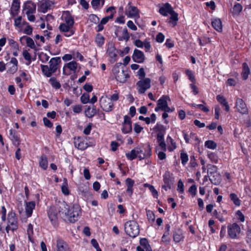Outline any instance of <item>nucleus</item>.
Here are the masks:
<instances>
[{"mask_svg":"<svg viewBox=\"0 0 251 251\" xmlns=\"http://www.w3.org/2000/svg\"><path fill=\"white\" fill-rule=\"evenodd\" d=\"M144 186L145 187L149 188L150 192H151L154 198H157V191L152 185H151L148 183H145Z\"/></svg>","mask_w":251,"mask_h":251,"instance_id":"nucleus-51","label":"nucleus"},{"mask_svg":"<svg viewBox=\"0 0 251 251\" xmlns=\"http://www.w3.org/2000/svg\"><path fill=\"white\" fill-rule=\"evenodd\" d=\"M180 158L182 164L185 165L188 160V156L186 153L181 152L180 153Z\"/></svg>","mask_w":251,"mask_h":251,"instance_id":"nucleus-59","label":"nucleus"},{"mask_svg":"<svg viewBox=\"0 0 251 251\" xmlns=\"http://www.w3.org/2000/svg\"><path fill=\"white\" fill-rule=\"evenodd\" d=\"M230 198L236 205L239 206L240 205V200L239 199L237 195L234 193H231L230 194Z\"/></svg>","mask_w":251,"mask_h":251,"instance_id":"nucleus-50","label":"nucleus"},{"mask_svg":"<svg viewBox=\"0 0 251 251\" xmlns=\"http://www.w3.org/2000/svg\"><path fill=\"white\" fill-rule=\"evenodd\" d=\"M61 191L65 195H68L70 193L68 187V181L66 178L63 179V182L61 186Z\"/></svg>","mask_w":251,"mask_h":251,"instance_id":"nucleus-43","label":"nucleus"},{"mask_svg":"<svg viewBox=\"0 0 251 251\" xmlns=\"http://www.w3.org/2000/svg\"><path fill=\"white\" fill-rule=\"evenodd\" d=\"M35 202L34 201L25 202V210L26 215L27 217H30L32 215L33 210L35 208Z\"/></svg>","mask_w":251,"mask_h":251,"instance_id":"nucleus-29","label":"nucleus"},{"mask_svg":"<svg viewBox=\"0 0 251 251\" xmlns=\"http://www.w3.org/2000/svg\"><path fill=\"white\" fill-rule=\"evenodd\" d=\"M147 216L149 222L151 223L155 222V215L154 212L151 210H146Z\"/></svg>","mask_w":251,"mask_h":251,"instance_id":"nucleus-44","label":"nucleus"},{"mask_svg":"<svg viewBox=\"0 0 251 251\" xmlns=\"http://www.w3.org/2000/svg\"><path fill=\"white\" fill-rule=\"evenodd\" d=\"M243 71L242 73V76L243 79L246 80L248 78V75L250 73V69L248 64L246 63H244L243 64Z\"/></svg>","mask_w":251,"mask_h":251,"instance_id":"nucleus-37","label":"nucleus"},{"mask_svg":"<svg viewBox=\"0 0 251 251\" xmlns=\"http://www.w3.org/2000/svg\"><path fill=\"white\" fill-rule=\"evenodd\" d=\"M56 247L57 251H71L67 243L61 239L57 240Z\"/></svg>","mask_w":251,"mask_h":251,"instance_id":"nucleus-24","label":"nucleus"},{"mask_svg":"<svg viewBox=\"0 0 251 251\" xmlns=\"http://www.w3.org/2000/svg\"><path fill=\"white\" fill-rule=\"evenodd\" d=\"M209 179L212 183L218 185L221 180V175L218 172L215 173L209 176Z\"/></svg>","mask_w":251,"mask_h":251,"instance_id":"nucleus-32","label":"nucleus"},{"mask_svg":"<svg viewBox=\"0 0 251 251\" xmlns=\"http://www.w3.org/2000/svg\"><path fill=\"white\" fill-rule=\"evenodd\" d=\"M78 64L75 61H72L64 65L63 68V73L66 75L72 73H75L78 70Z\"/></svg>","mask_w":251,"mask_h":251,"instance_id":"nucleus-12","label":"nucleus"},{"mask_svg":"<svg viewBox=\"0 0 251 251\" xmlns=\"http://www.w3.org/2000/svg\"><path fill=\"white\" fill-rule=\"evenodd\" d=\"M121 63L117 64L113 68V72L116 79L121 83H125L127 79L129 77L127 71L122 70H120L119 66Z\"/></svg>","mask_w":251,"mask_h":251,"instance_id":"nucleus-7","label":"nucleus"},{"mask_svg":"<svg viewBox=\"0 0 251 251\" xmlns=\"http://www.w3.org/2000/svg\"><path fill=\"white\" fill-rule=\"evenodd\" d=\"M236 106L238 111L243 114H247L248 113V109L246 103L242 99L238 98L236 102Z\"/></svg>","mask_w":251,"mask_h":251,"instance_id":"nucleus-18","label":"nucleus"},{"mask_svg":"<svg viewBox=\"0 0 251 251\" xmlns=\"http://www.w3.org/2000/svg\"><path fill=\"white\" fill-rule=\"evenodd\" d=\"M125 230L129 236L134 238L139 233V226L135 221H129L125 224Z\"/></svg>","mask_w":251,"mask_h":251,"instance_id":"nucleus-4","label":"nucleus"},{"mask_svg":"<svg viewBox=\"0 0 251 251\" xmlns=\"http://www.w3.org/2000/svg\"><path fill=\"white\" fill-rule=\"evenodd\" d=\"M163 179L165 184H167L169 188H171V185L173 184V180L170 177L169 172H166L163 176Z\"/></svg>","mask_w":251,"mask_h":251,"instance_id":"nucleus-40","label":"nucleus"},{"mask_svg":"<svg viewBox=\"0 0 251 251\" xmlns=\"http://www.w3.org/2000/svg\"><path fill=\"white\" fill-rule=\"evenodd\" d=\"M95 42L99 47H101L104 43V37L100 33L97 34L95 38Z\"/></svg>","mask_w":251,"mask_h":251,"instance_id":"nucleus-42","label":"nucleus"},{"mask_svg":"<svg viewBox=\"0 0 251 251\" xmlns=\"http://www.w3.org/2000/svg\"><path fill=\"white\" fill-rule=\"evenodd\" d=\"M167 100H170L169 97L167 96H163L158 100V110H161L164 111L162 114L163 119H165L168 117L167 112L173 111L168 105Z\"/></svg>","mask_w":251,"mask_h":251,"instance_id":"nucleus-6","label":"nucleus"},{"mask_svg":"<svg viewBox=\"0 0 251 251\" xmlns=\"http://www.w3.org/2000/svg\"><path fill=\"white\" fill-rule=\"evenodd\" d=\"M217 100L222 104L223 106L225 107V110L226 111H228L229 110V106L226 100V99L224 96L221 95H218L216 97Z\"/></svg>","mask_w":251,"mask_h":251,"instance_id":"nucleus-36","label":"nucleus"},{"mask_svg":"<svg viewBox=\"0 0 251 251\" xmlns=\"http://www.w3.org/2000/svg\"><path fill=\"white\" fill-rule=\"evenodd\" d=\"M61 18L64 23L60 24L59 30L63 33L64 36L70 37L73 35L75 31L74 27L75 23L74 18L69 11H64Z\"/></svg>","mask_w":251,"mask_h":251,"instance_id":"nucleus-2","label":"nucleus"},{"mask_svg":"<svg viewBox=\"0 0 251 251\" xmlns=\"http://www.w3.org/2000/svg\"><path fill=\"white\" fill-rule=\"evenodd\" d=\"M192 105L195 107H196V108L201 109V110H202L203 111H204L205 112H208L209 111L208 108L204 106L202 104H196L195 103H193L192 104Z\"/></svg>","mask_w":251,"mask_h":251,"instance_id":"nucleus-61","label":"nucleus"},{"mask_svg":"<svg viewBox=\"0 0 251 251\" xmlns=\"http://www.w3.org/2000/svg\"><path fill=\"white\" fill-rule=\"evenodd\" d=\"M14 21V25L16 28L19 29L21 30L22 28L23 25L24 23V22H23L22 17L21 16H18L16 18H15Z\"/></svg>","mask_w":251,"mask_h":251,"instance_id":"nucleus-41","label":"nucleus"},{"mask_svg":"<svg viewBox=\"0 0 251 251\" xmlns=\"http://www.w3.org/2000/svg\"><path fill=\"white\" fill-rule=\"evenodd\" d=\"M36 6L31 1L28 0L25 2L23 5V12L25 13L30 22H34L35 17L34 14L36 13Z\"/></svg>","mask_w":251,"mask_h":251,"instance_id":"nucleus-3","label":"nucleus"},{"mask_svg":"<svg viewBox=\"0 0 251 251\" xmlns=\"http://www.w3.org/2000/svg\"><path fill=\"white\" fill-rule=\"evenodd\" d=\"M126 156L129 160H133L136 158H139V160H142L146 157L147 154L143 148L137 147L130 152L126 153Z\"/></svg>","mask_w":251,"mask_h":251,"instance_id":"nucleus-5","label":"nucleus"},{"mask_svg":"<svg viewBox=\"0 0 251 251\" xmlns=\"http://www.w3.org/2000/svg\"><path fill=\"white\" fill-rule=\"evenodd\" d=\"M136 87L139 94L145 93L151 87V79L149 78L141 79L136 83Z\"/></svg>","mask_w":251,"mask_h":251,"instance_id":"nucleus-11","label":"nucleus"},{"mask_svg":"<svg viewBox=\"0 0 251 251\" xmlns=\"http://www.w3.org/2000/svg\"><path fill=\"white\" fill-rule=\"evenodd\" d=\"M23 39L25 40L27 46H28L30 48L34 49L36 48V46L35 45L33 40L30 37L26 36H23L20 38V40L21 41Z\"/></svg>","mask_w":251,"mask_h":251,"instance_id":"nucleus-34","label":"nucleus"},{"mask_svg":"<svg viewBox=\"0 0 251 251\" xmlns=\"http://www.w3.org/2000/svg\"><path fill=\"white\" fill-rule=\"evenodd\" d=\"M9 138L14 146L18 147L20 144L21 140L19 136L17 134L16 132L12 129L9 130Z\"/></svg>","mask_w":251,"mask_h":251,"instance_id":"nucleus-21","label":"nucleus"},{"mask_svg":"<svg viewBox=\"0 0 251 251\" xmlns=\"http://www.w3.org/2000/svg\"><path fill=\"white\" fill-rule=\"evenodd\" d=\"M49 82L51 86L56 89H59L61 87L60 83L53 77L49 79Z\"/></svg>","mask_w":251,"mask_h":251,"instance_id":"nucleus-47","label":"nucleus"},{"mask_svg":"<svg viewBox=\"0 0 251 251\" xmlns=\"http://www.w3.org/2000/svg\"><path fill=\"white\" fill-rule=\"evenodd\" d=\"M212 25L213 28L219 32L222 30V22L220 19H215L212 22Z\"/></svg>","mask_w":251,"mask_h":251,"instance_id":"nucleus-33","label":"nucleus"},{"mask_svg":"<svg viewBox=\"0 0 251 251\" xmlns=\"http://www.w3.org/2000/svg\"><path fill=\"white\" fill-rule=\"evenodd\" d=\"M73 110L75 113H80L82 110V106L80 104L74 105L73 106Z\"/></svg>","mask_w":251,"mask_h":251,"instance_id":"nucleus-62","label":"nucleus"},{"mask_svg":"<svg viewBox=\"0 0 251 251\" xmlns=\"http://www.w3.org/2000/svg\"><path fill=\"white\" fill-rule=\"evenodd\" d=\"M53 3L49 0H46L42 2L38 8L39 11L42 13H46L48 10L50 9L52 6Z\"/></svg>","mask_w":251,"mask_h":251,"instance_id":"nucleus-23","label":"nucleus"},{"mask_svg":"<svg viewBox=\"0 0 251 251\" xmlns=\"http://www.w3.org/2000/svg\"><path fill=\"white\" fill-rule=\"evenodd\" d=\"M169 14L171 16L168 19L167 22L170 24L171 26L174 27L176 25L178 20V14L174 10L171 11Z\"/></svg>","mask_w":251,"mask_h":251,"instance_id":"nucleus-27","label":"nucleus"},{"mask_svg":"<svg viewBox=\"0 0 251 251\" xmlns=\"http://www.w3.org/2000/svg\"><path fill=\"white\" fill-rule=\"evenodd\" d=\"M41 69L44 75L47 77H50L53 73L50 68L47 65H41Z\"/></svg>","mask_w":251,"mask_h":251,"instance_id":"nucleus-38","label":"nucleus"},{"mask_svg":"<svg viewBox=\"0 0 251 251\" xmlns=\"http://www.w3.org/2000/svg\"><path fill=\"white\" fill-rule=\"evenodd\" d=\"M126 15L129 18H138L139 17V10L134 6L129 5Z\"/></svg>","mask_w":251,"mask_h":251,"instance_id":"nucleus-26","label":"nucleus"},{"mask_svg":"<svg viewBox=\"0 0 251 251\" xmlns=\"http://www.w3.org/2000/svg\"><path fill=\"white\" fill-rule=\"evenodd\" d=\"M166 128L162 125H158V143L159 146L163 151L167 150L166 144L164 141V135L165 133Z\"/></svg>","mask_w":251,"mask_h":251,"instance_id":"nucleus-13","label":"nucleus"},{"mask_svg":"<svg viewBox=\"0 0 251 251\" xmlns=\"http://www.w3.org/2000/svg\"><path fill=\"white\" fill-rule=\"evenodd\" d=\"M48 216L52 224L55 226L57 222V214L56 210L53 207H51L48 211Z\"/></svg>","mask_w":251,"mask_h":251,"instance_id":"nucleus-25","label":"nucleus"},{"mask_svg":"<svg viewBox=\"0 0 251 251\" xmlns=\"http://www.w3.org/2000/svg\"><path fill=\"white\" fill-rule=\"evenodd\" d=\"M99 102L100 107L105 112L111 111L113 109L114 103L106 95L102 96L100 99Z\"/></svg>","mask_w":251,"mask_h":251,"instance_id":"nucleus-10","label":"nucleus"},{"mask_svg":"<svg viewBox=\"0 0 251 251\" xmlns=\"http://www.w3.org/2000/svg\"><path fill=\"white\" fill-rule=\"evenodd\" d=\"M105 54L108 57V60L111 63H114L118 60V50L112 42H110L107 45Z\"/></svg>","mask_w":251,"mask_h":251,"instance_id":"nucleus-8","label":"nucleus"},{"mask_svg":"<svg viewBox=\"0 0 251 251\" xmlns=\"http://www.w3.org/2000/svg\"><path fill=\"white\" fill-rule=\"evenodd\" d=\"M20 3V0H13L10 9V14L12 17H15L19 14Z\"/></svg>","mask_w":251,"mask_h":251,"instance_id":"nucleus-16","label":"nucleus"},{"mask_svg":"<svg viewBox=\"0 0 251 251\" xmlns=\"http://www.w3.org/2000/svg\"><path fill=\"white\" fill-rule=\"evenodd\" d=\"M104 4V0H92L91 1L92 6L94 8L101 7Z\"/></svg>","mask_w":251,"mask_h":251,"instance_id":"nucleus-46","label":"nucleus"},{"mask_svg":"<svg viewBox=\"0 0 251 251\" xmlns=\"http://www.w3.org/2000/svg\"><path fill=\"white\" fill-rule=\"evenodd\" d=\"M23 56L24 59L28 62L27 64L29 65L32 61V59L31 56L28 52V50H24L23 51Z\"/></svg>","mask_w":251,"mask_h":251,"instance_id":"nucleus-49","label":"nucleus"},{"mask_svg":"<svg viewBox=\"0 0 251 251\" xmlns=\"http://www.w3.org/2000/svg\"><path fill=\"white\" fill-rule=\"evenodd\" d=\"M156 121V115L152 113L150 117H146L145 122L147 124H154Z\"/></svg>","mask_w":251,"mask_h":251,"instance_id":"nucleus-53","label":"nucleus"},{"mask_svg":"<svg viewBox=\"0 0 251 251\" xmlns=\"http://www.w3.org/2000/svg\"><path fill=\"white\" fill-rule=\"evenodd\" d=\"M167 142L170 143L171 146L168 147V149L170 151H173L176 148V143L174 141L173 139L169 136L167 138Z\"/></svg>","mask_w":251,"mask_h":251,"instance_id":"nucleus-48","label":"nucleus"},{"mask_svg":"<svg viewBox=\"0 0 251 251\" xmlns=\"http://www.w3.org/2000/svg\"><path fill=\"white\" fill-rule=\"evenodd\" d=\"M117 37L120 41H127L129 38V35L127 29L124 28L121 31L119 32Z\"/></svg>","mask_w":251,"mask_h":251,"instance_id":"nucleus-31","label":"nucleus"},{"mask_svg":"<svg viewBox=\"0 0 251 251\" xmlns=\"http://www.w3.org/2000/svg\"><path fill=\"white\" fill-rule=\"evenodd\" d=\"M27 234L29 240L31 241L32 237L33 235V226L31 224H28L27 228Z\"/></svg>","mask_w":251,"mask_h":251,"instance_id":"nucleus-56","label":"nucleus"},{"mask_svg":"<svg viewBox=\"0 0 251 251\" xmlns=\"http://www.w3.org/2000/svg\"><path fill=\"white\" fill-rule=\"evenodd\" d=\"M132 130V125L131 118L128 116H124V121L123 123L122 128V132L124 134L130 133Z\"/></svg>","mask_w":251,"mask_h":251,"instance_id":"nucleus-14","label":"nucleus"},{"mask_svg":"<svg viewBox=\"0 0 251 251\" xmlns=\"http://www.w3.org/2000/svg\"><path fill=\"white\" fill-rule=\"evenodd\" d=\"M205 146L208 149L213 150L216 149L217 144L212 140H208L205 142Z\"/></svg>","mask_w":251,"mask_h":251,"instance_id":"nucleus-52","label":"nucleus"},{"mask_svg":"<svg viewBox=\"0 0 251 251\" xmlns=\"http://www.w3.org/2000/svg\"><path fill=\"white\" fill-rule=\"evenodd\" d=\"M140 246L136 248L137 251H151V249L146 238H142L140 240Z\"/></svg>","mask_w":251,"mask_h":251,"instance_id":"nucleus-22","label":"nucleus"},{"mask_svg":"<svg viewBox=\"0 0 251 251\" xmlns=\"http://www.w3.org/2000/svg\"><path fill=\"white\" fill-rule=\"evenodd\" d=\"M173 10L171 5L168 3H166L160 8L159 11L162 15L167 16Z\"/></svg>","mask_w":251,"mask_h":251,"instance_id":"nucleus-30","label":"nucleus"},{"mask_svg":"<svg viewBox=\"0 0 251 251\" xmlns=\"http://www.w3.org/2000/svg\"><path fill=\"white\" fill-rule=\"evenodd\" d=\"M240 232V227L236 223L228 226V234L231 238H235Z\"/></svg>","mask_w":251,"mask_h":251,"instance_id":"nucleus-15","label":"nucleus"},{"mask_svg":"<svg viewBox=\"0 0 251 251\" xmlns=\"http://www.w3.org/2000/svg\"><path fill=\"white\" fill-rule=\"evenodd\" d=\"M242 10V6L239 3H237L233 7V13L238 14Z\"/></svg>","mask_w":251,"mask_h":251,"instance_id":"nucleus-60","label":"nucleus"},{"mask_svg":"<svg viewBox=\"0 0 251 251\" xmlns=\"http://www.w3.org/2000/svg\"><path fill=\"white\" fill-rule=\"evenodd\" d=\"M89 95L87 94H83L80 97L81 101L83 104L89 102Z\"/></svg>","mask_w":251,"mask_h":251,"instance_id":"nucleus-58","label":"nucleus"},{"mask_svg":"<svg viewBox=\"0 0 251 251\" xmlns=\"http://www.w3.org/2000/svg\"><path fill=\"white\" fill-rule=\"evenodd\" d=\"M74 145L75 148L80 150H84L88 147L85 139L81 137L75 138Z\"/></svg>","mask_w":251,"mask_h":251,"instance_id":"nucleus-20","label":"nucleus"},{"mask_svg":"<svg viewBox=\"0 0 251 251\" xmlns=\"http://www.w3.org/2000/svg\"><path fill=\"white\" fill-rule=\"evenodd\" d=\"M58 212L64 220L72 223L77 221L81 215V209L78 204L75 203L70 206L65 201L60 203Z\"/></svg>","mask_w":251,"mask_h":251,"instance_id":"nucleus-1","label":"nucleus"},{"mask_svg":"<svg viewBox=\"0 0 251 251\" xmlns=\"http://www.w3.org/2000/svg\"><path fill=\"white\" fill-rule=\"evenodd\" d=\"M61 62V59L59 57H55L51 58L49 62V67L51 71L55 73L57 69L58 65Z\"/></svg>","mask_w":251,"mask_h":251,"instance_id":"nucleus-28","label":"nucleus"},{"mask_svg":"<svg viewBox=\"0 0 251 251\" xmlns=\"http://www.w3.org/2000/svg\"><path fill=\"white\" fill-rule=\"evenodd\" d=\"M186 74L188 76L189 79L193 83H195L196 81V79L195 78V76L193 75L191 71L189 70H187L185 71Z\"/></svg>","mask_w":251,"mask_h":251,"instance_id":"nucleus-63","label":"nucleus"},{"mask_svg":"<svg viewBox=\"0 0 251 251\" xmlns=\"http://www.w3.org/2000/svg\"><path fill=\"white\" fill-rule=\"evenodd\" d=\"M183 238L182 230L177 229L174 232L173 239L175 242L178 243Z\"/></svg>","mask_w":251,"mask_h":251,"instance_id":"nucleus-35","label":"nucleus"},{"mask_svg":"<svg viewBox=\"0 0 251 251\" xmlns=\"http://www.w3.org/2000/svg\"><path fill=\"white\" fill-rule=\"evenodd\" d=\"M170 228V225L169 224L166 225L165 226L166 231L162 238V240L164 242H167L170 240V238L169 237Z\"/></svg>","mask_w":251,"mask_h":251,"instance_id":"nucleus-45","label":"nucleus"},{"mask_svg":"<svg viewBox=\"0 0 251 251\" xmlns=\"http://www.w3.org/2000/svg\"><path fill=\"white\" fill-rule=\"evenodd\" d=\"M0 215L1 216V220L2 221L6 220V209L4 206H1L0 211Z\"/></svg>","mask_w":251,"mask_h":251,"instance_id":"nucleus-64","label":"nucleus"},{"mask_svg":"<svg viewBox=\"0 0 251 251\" xmlns=\"http://www.w3.org/2000/svg\"><path fill=\"white\" fill-rule=\"evenodd\" d=\"M7 41L12 54L14 56H17L19 54L18 52L19 51V44L12 38H8Z\"/></svg>","mask_w":251,"mask_h":251,"instance_id":"nucleus-17","label":"nucleus"},{"mask_svg":"<svg viewBox=\"0 0 251 251\" xmlns=\"http://www.w3.org/2000/svg\"><path fill=\"white\" fill-rule=\"evenodd\" d=\"M7 220L8 224L5 228V230L8 233L10 230L12 231L16 230L18 228V225L16 214L12 211L8 213Z\"/></svg>","mask_w":251,"mask_h":251,"instance_id":"nucleus-9","label":"nucleus"},{"mask_svg":"<svg viewBox=\"0 0 251 251\" xmlns=\"http://www.w3.org/2000/svg\"><path fill=\"white\" fill-rule=\"evenodd\" d=\"M132 57L133 61L138 63H143L145 58L144 53L137 49L134 50Z\"/></svg>","mask_w":251,"mask_h":251,"instance_id":"nucleus-19","label":"nucleus"},{"mask_svg":"<svg viewBox=\"0 0 251 251\" xmlns=\"http://www.w3.org/2000/svg\"><path fill=\"white\" fill-rule=\"evenodd\" d=\"M207 167V173L210 176L212 175V174L215 173L217 172V168L216 166L209 164L208 165Z\"/></svg>","mask_w":251,"mask_h":251,"instance_id":"nucleus-54","label":"nucleus"},{"mask_svg":"<svg viewBox=\"0 0 251 251\" xmlns=\"http://www.w3.org/2000/svg\"><path fill=\"white\" fill-rule=\"evenodd\" d=\"M39 163L40 167L43 170H46L48 166V161L47 157L45 155L42 156L40 159Z\"/></svg>","mask_w":251,"mask_h":251,"instance_id":"nucleus-39","label":"nucleus"},{"mask_svg":"<svg viewBox=\"0 0 251 251\" xmlns=\"http://www.w3.org/2000/svg\"><path fill=\"white\" fill-rule=\"evenodd\" d=\"M85 115L89 118H91L93 116H94L95 114L96 113V109H91L90 108H88L87 110L85 111Z\"/></svg>","mask_w":251,"mask_h":251,"instance_id":"nucleus-57","label":"nucleus"},{"mask_svg":"<svg viewBox=\"0 0 251 251\" xmlns=\"http://www.w3.org/2000/svg\"><path fill=\"white\" fill-rule=\"evenodd\" d=\"M39 58L42 63H46L49 60L50 56L46 53L41 52L39 55Z\"/></svg>","mask_w":251,"mask_h":251,"instance_id":"nucleus-55","label":"nucleus"}]
</instances>
